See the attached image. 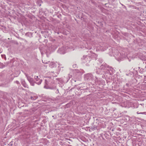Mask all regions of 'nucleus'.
<instances>
[{
	"label": "nucleus",
	"instance_id": "obj_1",
	"mask_svg": "<svg viewBox=\"0 0 146 146\" xmlns=\"http://www.w3.org/2000/svg\"><path fill=\"white\" fill-rule=\"evenodd\" d=\"M126 50V49H124L120 52H118L117 50H115L113 52V55L117 61H120L127 56V53L125 52Z\"/></svg>",
	"mask_w": 146,
	"mask_h": 146
},
{
	"label": "nucleus",
	"instance_id": "obj_2",
	"mask_svg": "<svg viewBox=\"0 0 146 146\" xmlns=\"http://www.w3.org/2000/svg\"><path fill=\"white\" fill-rule=\"evenodd\" d=\"M94 42L92 40H91L90 39H89V40H87V44L85 45V47L88 49H90L92 48V46L89 45L90 44L93 45L94 44L96 47H97L98 49H99L101 51H104L106 49V47L105 46V44H102V45H100L98 46H96V45L94 44Z\"/></svg>",
	"mask_w": 146,
	"mask_h": 146
},
{
	"label": "nucleus",
	"instance_id": "obj_3",
	"mask_svg": "<svg viewBox=\"0 0 146 146\" xmlns=\"http://www.w3.org/2000/svg\"><path fill=\"white\" fill-rule=\"evenodd\" d=\"M107 65L106 63H104L101 65L100 68H96V72L98 74H106V72L107 69Z\"/></svg>",
	"mask_w": 146,
	"mask_h": 146
},
{
	"label": "nucleus",
	"instance_id": "obj_4",
	"mask_svg": "<svg viewBox=\"0 0 146 146\" xmlns=\"http://www.w3.org/2000/svg\"><path fill=\"white\" fill-rule=\"evenodd\" d=\"M52 80V79L50 78L49 77H47L45 80V85L44 86V88L46 89H55L56 88L55 86H51L52 85L51 82Z\"/></svg>",
	"mask_w": 146,
	"mask_h": 146
},
{
	"label": "nucleus",
	"instance_id": "obj_5",
	"mask_svg": "<svg viewBox=\"0 0 146 146\" xmlns=\"http://www.w3.org/2000/svg\"><path fill=\"white\" fill-rule=\"evenodd\" d=\"M91 56L92 58L93 56H94L95 58H96L97 57L96 54L94 53H92L91 56H88L87 55H84L82 58V61L83 63H85L87 62H89L91 60Z\"/></svg>",
	"mask_w": 146,
	"mask_h": 146
},
{
	"label": "nucleus",
	"instance_id": "obj_6",
	"mask_svg": "<svg viewBox=\"0 0 146 146\" xmlns=\"http://www.w3.org/2000/svg\"><path fill=\"white\" fill-rule=\"evenodd\" d=\"M106 72V74H109L110 75H112L113 73L115 72V70L110 66H108Z\"/></svg>",
	"mask_w": 146,
	"mask_h": 146
},
{
	"label": "nucleus",
	"instance_id": "obj_7",
	"mask_svg": "<svg viewBox=\"0 0 146 146\" xmlns=\"http://www.w3.org/2000/svg\"><path fill=\"white\" fill-rule=\"evenodd\" d=\"M84 79L85 80H90L94 79L93 75L91 73H88L84 75Z\"/></svg>",
	"mask_w": 146,
	"mask_h": 146
},
{
	"label": "nucleus",
	"instance_id": "obj_8",
	"mask_svg": "<svg viewBox=\"0 0 146 146\" xmlns=\"http://www.w3.org/2000/svg\"><path fill=\"white\" fill-rule=\"evenodd\" d=\"M138 110L139 111L137 112V114H145V112H141V111H144V108L141 104H139L138 106Z\"/></svg>",
	"mask_w": 146,
	"mask_h": 146
},
{
	"label": "nucleus",
	"instance_id": "obj_9",
	"mask_svg": "<svg viewBox=\"0 0 146 146\" xmlns=\"http://www.w3.org/2000/svg\"><path fill=\"white\" fill-rule=\"evenodd\" d=\"M34 79L36 80V83L38 85L40 84L42 81L41 79H40L39 78H38V76H35Z\"/></svg>",
	"mask_w": 146,
	"mask_h": 146
},
{
	"label": "nucleus",
	"instance_id": "obj_10",
	"mask_svg": "<svg viewBox=\"0 0 146 146\" xmlns=\"http://www.w3.org/2000/svg\"><path fill=\"white\" fill-rule=\"evenodd\" d=\"M58 52L60 54H64L66 52L65 48L62 47L59 48L58 50Z\"/></svg>",
	"mask_w": 146,
	"mask_h": 146
},
{
	"label": "nucleus",
	"instance_id": "obj_11",
	"mask_svg": "<svg viewBox=\"0 0 146 146\" xmlns=\"http://www.w3.org/2000/svg\"><path fill=\"white\" fill-rule=\"evenodd\" d=\"M142 142L141 141H134L133 142V146H140L141 145Z\"/></svg>",
	"mask_w": 146,
	"mask_h": 146
},
{
	"label": "nucleus",
	"instance_id": "obj_12",
	"mask_svg": "<svg viewBox=\"0 0 146 146\" xmlns=\"http://www.w3.org/2000/svg\"><path fill=\"white\" fill-rule=\"evenodd\" d=\"M25 75L27 77V79L29 81V83L33 81L34 80L33 78L31 77L30 76H29L28 74L26 73H25Z\"/></svg>",
	"mask_w": 146,
	"mask_h": 146
},
{
	"label": "nucleus",
	"instance_id": "obj_13",
	"mask_svg": "<svg viewBox=\"0 0 146 146\" xmlns=\"http://www.w3.org/2000/svg\"><path fill=\"white\" fill-rule=\"evenodd\" d=\"M21 84L25 88H28L29 86L26 83L25 81L23 80H22L21 81Z\"/></svg>",
	"mask_w": 146,
	"mask_h": 146
},
{
	"label": "nucleus",
	"instance_id": "obj_14",
	"mask_svg": "<svg viewBox=\"0 0 146 146\" xmlns=\"http://www.w3.org/2000/svg\"><path fill=\"white\" fill-rule=\"evenodd\" d=\"M49 63V66L51 68H53L55 67L56 65L55 63L53 62H51L50 63L48 61L47 63L48 64ZM46 63L47 64V63L46 62Z\"/></svg>",
	"mask_w": 146,
	"mask_h": 146
},
{
	"label": "nucleus",
	"instance_id": "obj_15",
	"mask_svg": "<svg viewBox=\"0 0 146 146\" xmlns=\"http://www.w3.org/2000/svg\"><path fill=\"white\" fill-rule=\"evenodd\" d=\"M38 98V96L36 95H34L31 97V99L33 100H36Z\"/></svg>",
	"mask_w": 146,
	"mask_h": 146
},
{
	"label": "nucleus",
	"instance_id": "obj_16",
	"mask_svg": "<svg viewBox=\"0 0 146 146\" xmlns=\"http://www.w3.org/2000/svg\"><path fill=\"white\" fill-rule=\"evenodd\" d=\"M146 68V66L145 67V68H142L140 70V72L141 73H143V72H145L146 71V70L145 69V68Z\"/></svg>",
	"mask_w": 146,
	"mask_h": 146
},
{
	"label": "nucleus",
	"instance_id": "obj_17",
	"mask_svg": "<svg viewBox=\"0 0 146 146\" xmlns=\"http://www.w3.org/2000/svg\"><path fill=\"white\" fill-rule=\"evenodd\" d=\"M95 82H100L101 80L100 78H98L97 77H95V79H94Z\"/></svg>",
	"mask_w": 146,
	"mask_h": 146
},
{
	"label": "nucleus",
	"instance_id": "obj_18",
	"mask_svg": "<svg viewBox=\"0 0 146 146\" xmlns=\"http://www.w3.org/2000/svg\"><path fill=\"white\" fill-rule=\"evenodd\" d=\"M75 71V72L77 73H80V74H82V72L81 71H80L78 70H76Z\"/></svg>",
	"mask_w": 146,
	"mask_h": 146
},
{
	"label": "nucleus",
	"instance_id": "obj_19",
	"mask_svg": "<svg viewBox=\"0 0 146 146\" xmlns=\"http://www.w3.org/2000/svg\"><path fill=\"white\" fill-rule=\"evenodd\" d=\"M138 56L140 59H141L143 60V57L142 56V54H138Z\"/></svg>",
	"mask_w": 146,
	"mask_h": 146
},
{
	"label": "nucleus",
	"instance_id": "obj_20",
	"mask_svg": "<svg viewBox=\"0 0 146 146\" xmlns=\"http://www.w3.org/2000/svg\"><path fill=\"white\" fill-rule=\"evenodd\" d=\"M5 66L3 64L0 63V68H3Z\"/></svg>",
	"mask_w": 146,
	"mask_h": 146
},
{
	"label": "nucleus",
	"instance_id": "obj_21",
	"mask_svg": "<svg viewBox=\"0 0 146 146\" xmlns=\"http://www.w3.org/2000/svg\"><path fill=\"white\" fill-rule=\"evenodd\" d=\"M30 83L31 86H34L35 85V83H36V82H34V81L33 80V81L30 82Z\"/></svg>",
	"mask_w": 146,
	"mask_h": 146
},
{
	"label": "nucleus",
	"instance_id": "obj_22",
	"mask_svg": "<svg viewBox=\"0 0 146 146\" xmlns=\"http://www.w3.org/2000/svg\"><path fill=\"white\" fill-rule=\"evenodd\" d=\"M141 105H143V106L144 108V111H146V108L145 107V104H144L143 103L141 104Z\"/></svg>",
	"mask_w": 146,
	"mask_h": 146
},
{
	"label": "nucleus",
	"instance_id": "obj_23",
	"mask_svg": "<svg viewBox=\"0 0 146 146\" xmlns=\"http://www.w3.org/2000/svg\"><path fill=\"white\" fill-rule=\"evenodd\" d=\"M143 82L145 83H146V76H144Z\"/></svg>",
	"mask_w": 146,
	"mask_h": 146
},
{
	"label": "nucleus",
	"instance_id": "obj_24",
	"mask_svg": "<svg viewBox=\"0 0 146 146\" xmlns=\"http://www.w3.org/2000/svg\"><path fill=\"white\" fill-rule=\"evenodd\" d=\"M59 92L58 90L57 89L56 91H55V93L56 94H58Z\"/></svg>",
	"mask_w": 146,
	"mask_h": 146
},
{
	"label": "nucleus",
	"instance_id": "obj_25",
	"mask_svg": "<svg viewBox=\"0 0 146 146\" xmlns=\"http://www.w3.org/2000/svg\"><path fill=\"white\" fill-rule=\"evenodd\" d=\"M1 57L2 58H4L5 57V55H1Z\"/></svg>",
	"mask_w": 146,
	"mask_h": 146
},
{
	"label": "nucleus",
	"instance_id": "obj_26",
	"mask_svg": "<svg viewBox=\"0 0 146 146\" xmlns=\"http://www.w3.org/2000/svg\"><path fill=\"white\" fill-rule=\"evenodd\" d=\"M16 83L18 84H19V82L18 81H16Z\"/></svg>",
	"mask_w": 146,
	"mask_h": 146
},
{
	"label": "nucleus",
	"instance_id": "obj_27",
	"mask_svg": "<svg viewBox=\"0 0 146 146\" xmlns=\"http://www.w3.org/2000/svg\"><path fill=\"white\" fill-rule=\"evenodd\" d=\"M126 86H127L128 87L129 86V84L128 83H126Z\"/></svg>",
	"mask_w": 146,
	"mask_h": 146
}]
</instances>
